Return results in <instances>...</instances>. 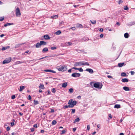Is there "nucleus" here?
I'll return each instance as SVG.
<instances>
[{
    "instance_id": "nucleus-1",
    "label": "nucleus",
    "mask_w": 135,
    "mask_h": 135,
    "mask_svg": "<svg viewBox=\"0 0 135 135\" xmlns=\"http://www.w3.org/2000/svg\"><path fill=\"white\" fill-rule=\"evenodd\" d=\"M86 65L88 66L89 65V64L87 62H84V61H80L79 62H77L75 63V66H78L83 65Z\"/></svg>"
},
{
    "instance_id": "nucleus-2",
    "label": "nucleus",
    "mask_w": 135,
    "mask_h": 135,
    "mask_svg": "<svg viewBox=\"0 0 135 135\" xmlns=\"http://www.w3.org/2000/svg\"><path fill=\"white\" fill-rule=\"evenodd\" d=\"M76 101H73L72 99L70 100L68 102V104L69 105L70 108L73 107L74 105L76 104Z\"/></svg>"
},
{
    "instance_id": "nucleus-3",
    "label": "nucleus",
    "mask_w": 135,
    "mask_h": 135,
    "mask_svg": "<svg viewBox=\"0 0 135 135\" xmlns=\"http://www.w3.org/2000/svg\"><path fill=\"white\" fill-rule=\"evenodd\" d=\"M67 66L65 65L62 66L58 68V70L59 71H64L67 70Z\"/></svg>"
},
{
    "instance_id": "nucleus-4",
    "label": "nucleus",
    "mask_w": 135,
    "mask_h": 135,
    "mask_svg": "<svg viewBox=\"0 0 135 135\" xmlns=\"http://www.w3.org/2000/svg\"><path fill=\"white\" fill-rule=\"evenodd\" d=\"M94 86L95 88L101 89L102 86V85L100 83H95L94 84Z\"/></svg>"
},
{
    "instance_id": "nucleus-5",
    "label": "nucleus",
    "mask_w": 135,
    "mask_h": 135,
    "mask_svg": "<svg viewBox=\"0 0 135 135\" xmlns=\"http://www.w3.org/2000/svg\"><path fill=\"white\" fill-rule=\"evenodd\" d=\"M16 14L17 17H20L21 15L20 10L18 7H17L16 9Z\"/></svg>"
},
{
    "instance_id": "nucleus-6",
    "label": "nucleus",
    "mask_w": 135,
    "mask_h": 135,
    "mask_svg": "<svg viewBox=\"0 0 135 135\" xmlns=\"http://www.w3.org/2000/svg\"><path fill=\"white\" fill-rule=\"evenodd\" d=\"M11 60V57L8 58H6V59L3 62V64L8 63L10 62Z\"/></svg>"
},
{
    "instance_id": "nucleus-7",
    "label": "nucleus",
    "mask_w": 135,
    "mask_h": 135,
    "mask_svg": "<svg viewBox=\"0 0 135 135\" xmlns=\"http://www.w3.org/2000/svg\"><path fill=\"white\" fill-rule=\"evenodd\" d=\"M80 74L79 73H73L71 75V76L74 77H78L80 76Z\"/></svg>"
},
{
    "instance_id": "nucleus-8",
    "label": "nucleus",
    "mask_w": 135,
    "mask_h": 135,
    "mask_svg": "<svg viewBox=\"0 0 135 135\" xmlns=\"http://www.w3.org/2000/svg\"><path fill=\"white\" fill-rule=\"evenodd\" d=\"M86 71H88L90 73H93L94 71L93 70L91 69H87L86 70Z\"/></svg>"
},
{
    "instance_id": "nucleus-9",
    "label": "nucleus",
    "mask_w": 135,
    "mask_h": 135,
    "mask_svg": "<svg viewBox=\"0 0 135 135\" xmlns=\"http://www.w3.org/2000/svg\"><path fill=\"white\" fill-rule=\"evenodd\" d=\"M41 46V45H46L47 43L46 42H45L43 41H40Z\"/></svg>"
},
{
    "instance_id": "nucleus-10",
    "label": "nucleus",
    "mask_w": 135,
    "mask_h": 135,
    "mask_svg": "<svg viewBox=\"0 0 135 135\" xmlns=\"http://www.w3.org/2000/svg\"><path fill=\"white\" fill-rule=\"evenodd\" d=\"M44 37L45 39L46 40H49L50 39V37L49 36L47 35H44Z\"/></svg>"
},
{
    "instance_id": "nucleus-11",
    "label": "nucleus",
    "mask_w": 135,
    "mask_h": 135,
    "mask_svg": "<svg viewBox=\"0 0 135 135\" xmlns=\"http://www.w3.org/2000/svg\"><path fill=\"white\" fill-rule=\"evenodd\" d=\"M123 82H128V79L127 78H123L121 80Z\"/></svg>"
},
{
    "instance_id": "nucleus-12",
    "label": "nucleus",
    "mask_w": 135,
    "mask_h": 135,
    "mask_svg": "<svg viewBox=\"0 0 135 135\" xmlns=\"http://www.w3.org/2000/svg\"><path fill=\"white\" fill-rule=\"evenodd\" d=\"M48 51V48L47 47H45L42 50V52L43 53H44L47 51Z\"/></svg>"
},
{
    "instance_id": "nucleus-13",
    "label": "nucleus",
    "mask_w": 135,
    "mask_h": 135,
    "mask_svg": "<svg viewBox=\"0 0 135 135\" xmlns=\"http://www.w3.org/2000/svg\"><path fill=\"white\" fill-rule=\"evenodd\" d=\"M41 45L40 42H38L36 43V45L35 46L36 48H39L41 47Z\"/></svg>"
},
{
    "instance_id": "nucleus-14",
    "label": "nucleus",
    "mask_w": 135,
    "mask_h": 135,
    "mask_svg": "<svg viewBox=\"0 0 135 135\" xmlns=\"http://www.w3.org/2000/svg\"><path fill=\"white\" fill-rule=\"evenodd\" d=\"M67 85V83L66 82L63 83L62 85V87L63 88H65Z\"/></svg>"
},
{
    "instance_id": "nucleus-15",
    "label": "nucleus",
    "mask_w": 135,
    "mask_h": 135,
    "mask_svg": "<svg viewBox=\"0 0 135 135\" xmlns=\"http://www.w3.org/2000/svg\"><path fill=\"white\" fill-rule=\"evenodd\" d=\"M25 87L24 86H21L20 87V88L19 89V91H21L25 89Z\"/></svg>"
},
{
    "instance_id": "nucleus-16",
    "label": "nucleus",
    "mask_w": 135,
    "mask_h": 135,
    "mask_svg": "<svg viewBox=\"0 0 135 135\" xmlns=\"http://www.w3.org/2000/svg\"><path fill=\"white\" fill-rule=\"evenodd\" d=\"M123 88L124 90L126 91H129V88L127 86H124Z\"/></svg>"
},
{
    "instance_id": "nucleus-17",
    "label": "nucleus",
    "mask_w": 135,
    "mask_h": 135,
    "mask_svg": "<svg viewBox=\"0 0 135 135\" xmlns=\"http://www.w3.org/2000/svg\"><path fill=\"white\" fill-rule=\"evenodd\" d=\"M124 64V62L119 63L118 64V66L119 67H121L123 66Z\"/></svg>"
},
{
    "instance_id": "nucleus-18",
    "label": "nucleus",
    "mask_w": 135,
    "mask_h": 135,
    "mask_svg": "<svg viewBox=\"0 0 135 135\" xmlns=\"http://www.w3.org/2000/svg\"><path fill=\"white\" fill-rule=\"evenodd\" d=\"M39 88H41L42 89H44L45 88L44 85L43 84H40V85L39 86Z\"/></svg>"
},
{
    "instance_id": "nucleus-19",
    "label": "nucleus",
    "mask_w": 135,
    "mask_h": 135,
    "mask_svg": "<svg viewBox=\"0 0 135 135\" xmlns=\"http://www.w3.org/2000/svg\"><path fill=\"white\" fill-rule=\"evenodd\" d=\"M76 27L78 28L80 27V28H82L83 27V26L82 25L79 23H78L77 24Z\"/></svg>"
},
{
    "instance_id": "nucleus-20",
    "label": "nucleus",
    "mask_w": 135,
    "mask_h": 135,
    "mask_svg": "<svg viewBox=\"0 0 135 135\" xmlns=\"http://www.w3.org/2000/svg\"><path fill=\"white\" fill-rule=\"evenodd\" d=\"M24 62H23V61L22 62V61H16V62H15V65H16L19 64H22V63H23Z\"/></svg>"
},
{
    "instance_id": "nucleus-21",
    "label": "nucleus",
    "mask_w": 135,
    "mask_h": 135,
    "mask_svg": "<svg viewBox=\"0 0 135 135\" xmlns=\"http://www.w3.org/2000/svg\"><path fill=\"white\" fill-rule=\"evenodd\" d=\"M120 107V105L119 104L115 105L114 108H119Z\"/></svg>"
},
{
    "instance_id": "nucleus-22",
    "label": "nucleus",
    "mask_w": 135,
    "mask_h": 135,
    "mask_svg": "<svg viewBox=\"0 0 135 135\" xmlns=\"http://www.w3.org/2000/svg\"><path fill=\"white\" fill-rule=\"evenodd\" d=\"M13 23H7L6 24L4 25V26L6 27L7 26L11 25H13Z\"/></svg>"
},
{
    "instance_id": "nucleus-23",
    "label": "nucleus",
    "mask_w": 135,
    "mask_h": 135,
    "mask_svg": "<svg viewBox=\"0 0 135 135\" xmlns=\"http://www.w3.org/2000/svg\"><path fill=\"white\" fill-rule=\"evenodd\" d=\"M129 36V35L127 33H125L124 35V37L126 38H128V37Z\"/></svg>"
},
{
    "instance_id": "nucleus-24",
    "label": "nucleus",
    "mask_w": 135,
    "mask_h": 135,
    "mask_svg": "<svg viewBox=\"0 0 135 135\" xmlns=\"http://www.w3.org/2000/svg\"><path fill=\"white\" fill-rule=\"evenodd\" d=\"M80 120V119H79V118H76V119H75L74 121V123H76L77 122H79Z\"/></svg>"
},
{
    "instance_id": "nucleus-25",
    "label": "nucleus",
    "mask_w": 135,
    "mask_h": 135,
    "mask_svg": "<svg viewBox=\"0 0 135 135\" xmlns=\"http://www.w3.org/2000/svg\"><path fill=\"white\" fill-rule=\"evenodd\" d=\"M61 31L60 30H58L55 33V34L57 35H59L61 34Z\"/></svg>"
},
{
    "instance_id": "nucleus-26",
    "label": "nucleus",
    "mask_w": 135,
    "mask_h": 135,
    "mask_svg": "<svg viewBox=\"0 0 135 135\" xmlns=\"http://www.w3.org/2000/svg\"><path fill=\"white\" fill-rule=\"evenodd\" d=\"M72 43L70 42H68L65 43V46H68V45H71L72 44Z\"/></svg>"
},
{
    "instance_id": "nucleus-27",
    "label": "nucleus",
    "mask_w": 135,
    "mask_h": 135,
    "mask_svg": "<svg viewBox=\"0 0 135 135\" xmlns=\"http://www.w3.org/2000/svg\"><path fill=\"white\" fill-rule=\"evenodd\" d=\"M33 103L34 104H35V105L38 104L39 103L38 101L36 100H34L33 101Z\"/></svg>"
},
{
    "instance_id": "nucleus-28",
    "label": "nucleus",
    "mask_w": 135,
    "mask_h": 135,
    "mask_svg": "<svg viewBox=\"0 0 135 135\" xmlns=\"http://www.w3.org/2000/svg\"><path fill=\"white\" fill-rule=\"evenodd\" d=\"M69 92L70 93H73L74 92L73 89L72 88H70L69 89Z\"/></svg>"
},
{
    "instance_id": "nucleus-29",
    "label": "nucleus",
    "mask_w": 135,
    "mask_h": 135,
    "mask_svg": "<svg viewBox=\"0 0 135 135\" xmlns=\"http://www.w3.org/2000/svg\"><path fill=\"white\" fill-rule=\"evenodd\" d=\"M66 132V130H63L61 131V134H63L65 133Z\"/></svg>"
},
{
    "instance_id": "nucleus-30",
    "label": "nucleus",
    "mask_w": 135,
    "mask_h": 135,
    "mask_svg": "<svg viewBox=\"0 0 135 135\" xmlns=\"http://www.w3.org/2000/svg\"><path fill=\"white\" fill-rule=\"evenodd\" d=\"M56 121L55 120H53L52 122V125H55L56 124Z\"/></svg>"
},
{
    "instance_id": "nucleus-31",
    "label": "nucleus",
    "mask_w": 135,
    "mask_h": 135,
    "mask_svg": "<svg viewBox=\"0 0 135 135\" xmlns=\"http://www.w3.org/2000/svg\"><path fill=\"white\" fill-rule=\"evenodd\" d=\"M121 76H123V77L126 76V74L125 73H121Z\"/></svg>"
},
{
    "instance_id": "nucleus-32",
    "label": "nucleus",
    "mask_w": 135,
    "mask_h": 135,
    "mask_svg": "<svg viewBox=\"0 0 135 135\" xmlns=\"http://www.w3.org/2000/svg\"><path fill=\"white\" fill-rule=\"evenodd\" d=\"M124 9L126 10H128V8L127 6H124Z\"/></svg>"
},
{
    "instance_id": "nucleus-33",
    "label": "nucleus",
    "mask_w": 135,
    "mask_h": 135,
    "mask_svg": "<svg viewBox=\"0 0 135 135\" xmlns=\"http://www.w3.org/2000/svg\"><path fill=\"white\" fill-rule=\"evenodd\" d=\"M68 107L70 108V107L69 106V105H66L64 106V108L65 109L68 108Z\"/></svg>"
},
{
    "instance_id": "nucleus-34",
    "label": "nucleus",
    "mask_w": 135,
    "mask_h": 135,
    "mask_svg": "<svg viewBox=\"0 0 135 135\" xmlns=\"http://www.w3.org/2000/svg\"><path fill=\"white\" fill-rule=\"evenodd\" d=\"M90 21L93 24H94L96 23V21L95 20H94L93 21H92L90 20Z\"/></svg>"
},
{
    "instance_id": "nucleus-35",
    "label": "nucleus",
    "mask_w": 135,
    "mask_h": 135,
    "mask_svg": "<svg viewBox=\"0 0 135 135\" xmlns=\"http://www.w3.org/2000/svg\"><path fill=\"white\" fill-rule=\"evenodd\" d=\"M57 48L55 47H52L51 48V50H54L56 49Z\"/></svg>"
},
{
    "instance_id": "nucleus-36",
    "label": "nucleus",
    "mask_w": 135,
    "mask_h": 135,
    "mask_svg": "<svg viewBox=\"0 0 135 135\" xmlns=\"http://www.w3.org/2000/svg\"><path fill=\"white\" fill-rule=\"evenodd\" d=\"M51 91L52 93H55L56 92L55 89L54 88H53L52 89V90H51Z\"/></svg>"
},
{
    "instance_id": "nucleus-37",
    "label": "nucleus",
    "mask_w": 135,
    "mask_h": 135,
    "mask_svg": "<svg viewBox=\"0 0 135 135\" xmlns=\"http://www.w3.org/2000/svg\"><path fill=\"white\" fill-rule=\"evenodd\" d=\"M78 70L80 72H83V69L81 68H78Z\"/></svg>"
},
{
    "instance_id": "nucleus-38",
    "label": "nucleus",
    "mask_w": 135,
    "mask_h": 135,
    "mask_svg": "<svg viewBox=\"0 0 135 135\" xmlns=\"http://www.w3.org/2000/svg\"><path fill=\"white\" fill-rule=\"evenodd\" d=\"M135 24V22H132L130 23V25L131 26L134 25Z\"/></svg>"
},
{
    "instance_id": "nucleus-39",
    "label": "nucleus",
    "mask_w": 135,
    "mask_h": 135,
    "mask_svg": "<svg viewBox=\"0 0 135 135\" xmlns=\"http://www.w3.org/2000/svg\"><path fill=\"white\" fill-rule=\"evenodd\" d=\"M90 128V126L88 125L87 126V129L88 131H89Z\"/></svg>"
},
{
    "instance_id": "nucleus-40",
    "label": "nucleus",
    "mask_w": 135,
    "mask_h": 135,
    "mask_svg": "<svg viewBox=\"0 0 135 135\" xmlns=\"http://www.w3.org/2000/svg\"><path fill=\"white\" fill-rule=\"evenodd\" d=\"M16 98L15 96V95H13L11 97V98L12 99H14Z\"/></svg>"
},
{
    "instance_id": "nucleus-41",
    "label": "nucleus",
    "mask_w": 135,
    "mask_h": 135,
    "mask_svg": "<svg viewBox=\"0 0 135 135\" xmlns=\"http://www.w3.org/2000/svg\"><path fill=\"white\" fill-rule=\"evenodd\" d=\"M51 70H44L46 72H51Z\"/></svg>"
},
{
    "instance_id": "nucleus-42",
    "label": "nucleus",
    "mask_w": 135,
    "mask_h": 135,
    "mask_svg": "<svg viewBox=\"0 0 135 135\" xmlns=\"http://www.w3.org/2000/svg\"><path fill=\"white\" fill-rule=\"evenodd\" d=\"M71 110L73 113V114L75 113V109H72Z\"/></svg>"
},
{
    "instance_id": "nucleus-43",
    "label": "nucleus",
    "mask_w": 135,
    "mask_h": 135,
    "mask_svg": "<svg viewBox=\"0 0 135 135\" xmlns=\"http://www.w3.org/2000/svg\"><path fill=\"white\" fill-rule=\"evenodd\" d=\"M4 17H0V21H2L4 20Z\"/></svg>"
},
{
    "instance_id": "nucleus-44",
    "label": "nucleus",
    "mask_w": 135,
    "mask_h": 135,
    "mask_svg": "<svg viewBox=\"0 0 135 135\" xmlns=\"http://www.w3.org/2000/svg\"><path fill=\"white\" fill-rule=\"evenodd\" d=\"M20 45H21V44H17L15 46V48L18 47H19L20 46Z\"/></svg>"
},
{
    "instance_id": "nucleus-45",
    "label": "nucleus",
    "mask_w": 135,
    "mask_h": 135,
    "mask_svg": "<svg viewBox=\"0 0 135 135\" xmlns=\"http://www.w3.org/2000/svg\"><path fill=\"white\" fill-rule=\"evenodd\" d=\"M30 129H31V132H33L34 131L35 129H34V128H31Z\"/></svg>"
},
{
    "instance_id": "nucleus-46",
    "label": "nucleus",
    "mask_w": 135,
    "mask_h": 135,
    "mask_svg": "<svg viewBox=\"0 0 135 135\" xmlns=\"http://www.w3.org/2000/svg\"><path fill=\"white\" fill-rule=\"evenodd\" d=\"M123 2V1H121V0H119V1L118 4H120L122 3Z\"/></svg>"
},
{
    "instance_id": "nucleus-47",
    "label": "nucleus",
    "mask_w": 135,
    "mask_h": 135,
    "mask_svg": "<svg viewBox=\"0 0 135 135\" xmlns=\"http://www.w3.org/2000/svg\"><path fill=\"white\" fill-rule=\"evenodd\" d=\"M55 17H56L57 18V15H56L55 16H51V18H54Z\"/></svg>"
},
{
    "instance_id": "nucleus-48",
    "label": "nucleus",
    "mask_w": 135,
    "mask_h": 135,
    "mask_svg": "<svg viewBox=\"0 0 135 135\" xmlns=\"http://www.w3.org/2000/svg\"><path fill=\"white\" fill-rule=\"evenodd\" d=\"M7 130L8 131L10 130V128L9 126H8L6 128Z\"/></svg>"
},
{
    "instance_id": "nucleus-49",
    "label": "nucleus",
    "mask_w": 135,
    "mask_h": 135,
    "mask_svg": "<svg viewBox=\"0 0 135 135\" xmlns=\"http://www.w3.org/2000/svg\"><path fill=\"white\" fill-rule=\"evenodd\" d=\"M54 112V109H51V111L50 112V113H53Z\"/></svg>"
},
{
    "instance_id": "nucleus-50",
    "label": "nucleus",
    "mask_w": 135,
    "mask_h": 135,
    "mask_svg": "<svg viewBox=\"0 0 135 135\" xmlns=\"http://www.w3.org/2000/svg\"><path fill=\"white\" fill-rule=\"evenodd\" d=\"M33 126L35 128H37V124H35Z\"/></svg>"
},
{
    "instance_id": "nucleus-51",
    "label": "nucleus",
    "mask_w": 135,
    "mask_h": 135,
    "mask_svg": "<svg viewBox=\"0 0 135 135\" xmlns=\"http://www.w3.org/2000/svg\"><path fill=\"white\" fill-rule=\"evenodd\" d=\"M71 28L73 30H75L76 29V28L75 27H71Z\"/></svg>"
},
{
    "instance_id": "nucleus-52",
    "label": "nucleus",
    "mask_w": 135,
    "mask_h": 135,
    "mask_svg": "<svg viewBox=\"0 0 135 135\" xmlns=\"http://www.w3.org/2000/svg\"><path fill=\"white\" fill-rule=\"evenodd\" d=\"M28 99L30 100L31 99V97L30 95H28Z\"/></svg>"
},
{
    "instance_id": "nucleus-53",
    "label": "nucleus",
    "mask_w": 135,
    "mask_h": 135,
    "mask_svg": "<svg viewBox=\"0 0 135 135\" xmlns=\"http://www.w3.org/2000/svg\"><path fill=\"white\" fill-rule=\"evenodd\" d=\"M108 116L111 119L112 118V115H111V114H109V115H108Z\"/></svg>"
},
{
    "instance_id": "nucleus-54",
    "label": "nucleus",
    "mask_w": 135,
    "mask_h": 135,
    "mask_svg": "<svg viewBox=\"0 0 135 135\" xmlns=\"http://www.w3.org/2000/svg\"><path fill=\"white\" fill-rule=\"evenodd\" d=\"M107 77H108V78H112V79L113 78L111 76H110V75H108L107 76Z\"/></svg>"
},
{
    "instance_id": "nucleus-55",
    "label": "nucleus",
    "mask_w": 135,
    "mask_h": 135,
    "mask_svg": "<svg viewBox=\"0 0 135 135\" xmlns=\"http://www.w3.org/2000/svg\"><path fill=\"white\" fill-rule=\"evenodd\" d=\"M131 74L132 75H133L134 74V72L133 71H131Z\"/></svg>"
},
{
    "instance_id": "nucleus-56",
    "label": "nucleus",
    "mask_w": 135,
    "mask_h": 135,
    "mask_svg": "<svg viewBox=\"0 0 135 135\" xmlns=\"http://www.w3.org/2000/svg\"><path fill=\"white\" fill-rule=\"evenodd\" d=\"M76 128H73V131L74 132H75L76 130Z\"/></svg>"
},
{
    "instance_id": "nucleus-57",
    "label": "nucleus",
    "mask_w": 135,
    "mask_h": 135,
    "mask_svg": "<svg viewBox=\"0 0 135 135\" xmlns=\"http://www.w3.org/2000/svg\"><path fill=\"white\" fill-rule=\"evenodd\" d=\"M19 114L20 115V116H22L23 115V113H22L21 112H19Z\"/></svg>"
},
{
    "instance_id": "nucleus-58",
    "label": "nucleus",
    "mask_w": 135,
    "mask_h": 135,
    "mask_svg": "<svg viewBox=\"0 0 135 135\" xmlns=\"http://www.w3.org/2000/svg\"><path fill=\"white\" fill-rule=\"evenodd\" d=\"M11 126H12L14 125V123L13 122H11Z\"/></svg>"
},
{
    "instance_id": "nucleus-59",
    "label": "nucleus",
    "mask_w": 135,
    "mask_h": 135,
    "mask_svg": "<svg viewBox=\"0 0 135 135\" xmlns=\"http://www.w3.org/2000/svg\"><path fill=\"white\" fill-rule=\"evenodd\" d=\"M103 29L102 28H101L100 29L99 31L100 32H103Z\"/></svg>"
},
{
    "instance_id": "nucleus-60",
    "label": "nucleus",
    "mask_w": 135,
    "mask_h": 135,
    "mask_svg": "<svg viewBox=\"0 0 135 135\" xmlns=\"http://www.w3.org/2000/svg\"><path fill=\"white\" fill-rule=\"evenodd\" d=\"M44 132V130H41V133H43Z\"/></svg>"
},
{
    "instance_id": "nucleus-61",
    "label": "nucleus",
    "mask_w": 135,
    "mask_h": 135,
    "mask_svg": "<svg viewBox=\"0 0 135 135\" xmlns=\"http://www.w3.org/2000/svg\"><path fill=\"white\" fill-rule=\"evenodd\" d=\"M6 49V48L5 47H3L2 48V50H5Z\"/></svg>"
},
{
    "instance_id": "nucleus-62",
    "label": "nucleus",
    "mask_w": 135,
    "mask_h": 135,
    "mask_svg": "<svg viewBox=\"0 0 135 135\" xmlns=\"http://www.w3.org/2000/svg\"><path fill=\"white\" fill-rule=\"evenodd\" d=\"M100 37L101 38H102L103 37V35L102 34H101L100 35Z\"/></svg>"
},
{
    "instance_id": "nucleus-63",
    "label": "nucleus",
    "mask_w": 135,
    "mask_h": 135,
    "mask_svg": "<svg viewBox=\"0 0 135 135\" xmlns=\"http://www.w3.org/2000/svg\"><path fill=\"white\" fill-rule=\"evenodd\" d=\"M71 69H70L68 70V72L69 73H71Z\"/></svg>"
},
{
    "instance_id": "nucleus-64",
    "label": "nucleus",
    "mask_w": 135,
    "mask_h": 135,
    "mask_svg": "<svg viewBox=\"0 0 135 135\" xmlns=\"http://www.w3.org/2000/svg\"><path fill=\"white\" fill-rule=\"evenodd\" d=\"M4 36V34H2L1 35H0V37H3Z\"/></svg>"
}]
</instances>
